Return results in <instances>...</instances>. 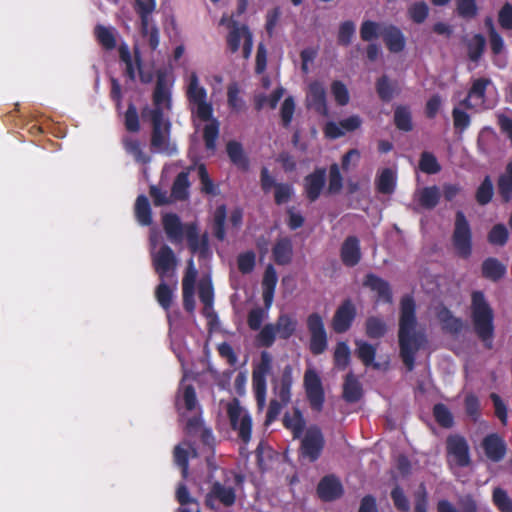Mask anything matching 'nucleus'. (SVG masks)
<instances>
[{"label":"nucleus","instance_id":"45","mask_svg":"<svg viewBox=\"0 0 512 512\" xmlns=\"http://www.w3.org/2000/svg\"><path fill=\"white\" fill-rule=\"evenodd\" d=\"M274 325L280 339H289L296 331L297 320L288 314H280Z\"/></svg>","mask_w":512,"mask_h":512},{"label":"nucleus","instance_id":"51","mask_svg":"<svg viewBox=\"0 0 512 512\" xmlns=\"http://www.w3.org/2000/svg\"><path fill=\"white\" fill-rule=\"evenodd\" d=\"M227 218V209L224 204L219 205L214 212V218H213V231L214 236L222 241L225 238L226 231H225V222Z\"/></svg>","mask_w":512,"mask_h":512},{"label":"nucleus","instance_id":"19","mask_svg":"<svg viewBox=\"0 0 512 512\" xmlns=\"http://www.w3.org/2000/svg\"><path fill=\"white\" fill-rule=\"evenodd\" d=\"M306 100L308 107L316 113L323 116L328 114L327 93L321 82L313 81L309 84Z\"/></svg>","mask_w":512,"mask_h":512},{"label":"nucleus","instance_id":"46","mask_svg":"<svg viewBox=\"0 0 512 512\" xmlns=\"http://www.w3.org/2000/svg\"><path fill=\"white\" fill-rule=\"evenodd\" d=\"M122 144L126 153L132 155L137 163L147 164L151 161L150 156L143 152L141 143L138 139L124 136L122 139Z\"/></svg>","mask_w":512,"mask_h":512},{"label":"nucleus","instance_id":"62","mask_svg":"<svg viewBox=\"0 0 512 512\" xmlns=\"http://www.w3.org/2000/svg\"><path fill=\"white\" fill-rule=\"evenodd\" d=\"M456 11L459 17L463 19H472L478 14L476 0H455Z\"/></svg>","mask_w":512,"mask_h":512},{"label":"nucleus","instance_id":"42","mask_svg":"<svg viewBox=\"0 0 512 512\" xmlns=\"http://www.w3.org/2000/svg\"><path fill=\"white\" fill-rule=\"evenodd\" d=\"M498 194L503 203H509L512 199V161L505 168V172L497 180Z\"/></svg>","mask_w":512,"mask_h":512},{"label":"nucleus","instance_id":"34","mask_svg":"<svg viewBox=\"0 0 512 512\" xmlns=\"http://www.w3.org/2000/svg\"><path fill=\"white\" fill-rule=\"evenodd\" d=\"M362 395L363 389L361 383L352 372H349L343 384V399L348 403H356L361 399Z\"/></svg>","mask_w":512,"mask_h":512},{"label":"nucleus","instance_id":"35","mask_svg":"<svg viewBox=\"0 0 512 512\" xmlns=\"http://www.w3.org/2000/svg\"><path fill=\"white\" fill-rule=\"evenodd\" d=\"M481 272L484 278L497 282L506 274V266L497 258L488 257L482 262Z\"/></svg>","mask_w":512,"mask_h":512},{"label":"nucleus","instance_id":"59","mask_svg":"<svg viewBox=\"0 0 512 512\" xmlns=\"http://www.w3.org/2000/svg\"><path fill=\"white\" fill-rule=\"evenodd\" d=\"M175 464L181 469L183 479H187L189 474V452L181 445H177L173 451Z\"/></svg>","mask_w":512,"mask_h":512},{"label":"nucleus","instance_id":"1","mask_svg":"<svg viewBox=\"0 0 512 512\" xmlns=\"http://www.w3.org/2000/svg\"><path fill=\"white\" fill-rule=\"evenodd\" d=\"M416 326L415 300L411 295H404L400 300L398 342L400 357L408 371L414 369L415 356L425 340L423 334L416 333Z\"/></svg>","mask_w":512,"mask_h":512},{"label":"nucleus","instance_id":"49","mask_svg":"<svg viewBox=\"0 0 512 512\" xmlns=\"http://www.w3.org/2000/svg\"><path fill=\"white\" fill-rule=\"evenodd\" d=\"M394 124L397 129L403 132H410L413 129L412 115L409 107L397 106L394 111Z\"/></svg>","mask_w":512,"mask_h":512},{"label":"nucleus","instance_id":"21","mask_svg":"<svg viewBox=\"0 0 512 512\" xmlns=\"http://www.w3.org/2000/svg\"><path fill=\"white\" fill-rule=\"evenodd\" d=\"M362 257L360 241L354 236H348L343 241L340 248V258L344 266L355 267L359 264Z\"/></svg>","mask_w":512,"mask_h":512},{"label":"nucleus","instance_id":"16","mask_svg":"<svg viewBox=\"0 0 512 512\" xmlns=\"http://www.w3.org/2000/svg\"><path fill=\"white\" fill-rule=\"evenodd\" d=\"M198 272L194 266L193 259L187 262L185 274L182 279V297L183 307L188 313H193L195 310V283Z\"/></svg>","mask_w":512,"mask_h":512},{"label":"nucleus","instance_id":"38","mask_svg":"<svg viewBox=\"0 0 512 512\" xmlns=\"http://www.w3.org/2000/svg\"><path fill=\"white\" fill-rule=\"evenodd\" d=\"M227 26L229 28V33L226 38L227 46L231 53H236L240 48L241 39H243V41L245 40L243 29L248 26L245 24L240 25L238 21L234 19L229 20Z\"/></svg>","mask_w":512,"mask_h":512},{"label":"nucleus","instance_id":"10","mask_svg":"<svg viewBox=\"0 0 512 512\" xmlns=\"http://www.w3.org/2000/svg\"><path fill=\"white\" fill-rule=\"evenodd\" d=\"M303 386L310 408L315 412H321L325 402V391L321 378L315 370L305 371Z\"/></svg>","mask_w":512,"mask_h":512},{"label":"nucleus","instance_id":"32","mask_svg":"<svg viewBox=\"0 0 512 512\" xmlns=\"http://www.w3.org/2000/svg\"><path fill=\"white\" fill-rule=\"evenodd\" d=\"M292 383V367L290 365H286L282 371L279 383L275 384L274 386V390L279 398V401H281L284 405H287L291 400Z\"/></svg>","mask_w":512,"mask_h":512},{"label":"nucleus","instance_id":"9","mask_svg":"<svg viewBox=\"0 0 512 512\" xmlns=\"http://www.w3.org/2000/svg\"><path fill=\"white\" fill-rule=\"evenodd\" d=\"M325 447V438L322 430L317 425L307 428L301 440L299 456L309 462H316L322 455Z\"/></svg>","mask_w":512,"mask_h":512},{"label":"nucleus","instance_id":"7","mask_svg":"<svg viewBox=\"0 0 512 512\" xmlns=\"http://www.w3.org/2000/svg\"><path fill=\"white\" fill-rule=\"evenodd\" d=\"M272 370V356L267 351L260 354V362L254 366L252 371V385L255 399L259 409H263L266 404V377Z\"/></svg>","mask_w":512,"mask_h":512},{"label":"nucleus","instance_id":"33","mask_svg":"<svg viewBox=\"0 0 512 512\" xmlns=\"http://www.w3.org/2000/svg\"><path fill=\"white\" fill-rule=\"evenodd\" d=\"M283 425L292 432L293 438H300L305 429V419L298 407L293 408L292 414L286 412L283 417Z\"/></svg>","mask_w":512,"mask_h":512},{"label":"nucleus","instance_id":"55","mask_svg":"<svg viewBox=\"0 0 512 512\" xmlns=\"http://www.w3.org/2000/svg\"><path fill=\"white\" fill-rule=\"evenodd\" d=\"M240 89L236 82L227 87V103L229 108L236 113L243 111L246 107L245 101L239 96Z\"/></svg>","mask_w":512,"mask_h":512},{"label":"nucleus","instance_id":"44","mask_svg":"<svg viewBox=\"0 0 512 512\" xmlns=\"http://www.w3.org/2000/svg\"><path fill=\"white\" fill-rule=\"evenodd\" d=\"M156 8V0H135L134 9L141 22V30L145 33L151 22V14Z\"/></svg>","mask_w":512,"mask_h":512},{"label":"nucleus","instance_id":"24","mask_svg":"<svg viewBox=\"0 0 512 512\" xmlns=\"http://www.w3.org/2000/svg\"><path fill=\"white\" fill-rule=\"evenodd\" d=\"M363 286L369 288L373 292H376L378 298L385 303L392 302L393 294L389 282L376 274H366L363 280Z\"/></svg>","mask_w":512,"mask_h":512},{"label":"nucleus","instance_id":"30","mask_svg":"<svg viewBox=\"0 0 512 512\" xmlns=\"http://www.w3.org/2000/svg\"><path fill=\"white\" fill-rule=\"evenodd\" d=\"M181 171L174 179L171 186V198L174 201H186L189 198V188L191 183L189 181V170Z\"/></svg>","mask_w":512,"mask_h":512},{"label":"nucleus","instance_id":"52","mask_svg":"<svg viewBox=\"0 0 512 512\" xmlns=\"http://www.w3.org/2000/svg\"><path fill=\"white\" fill-rule=\"evenodd\" d=\"M350 358L351 351L348 344L343 341L338 342L333 355L335 367L339 370H345L350 363Z\"/></svg>","mask_w":512,"mask_h":512},{"label":"nucleus","instance_id":"6","mask_svg":"<svg viewBox=\"0 0 512 512\" xmlns=\"http://www.w3.org/2000/svg\"><path fill=\"white\" fill-rule=\"evenodd\" d=\"M452 244L457 255L467 259L472 254V230L470 224L462 211L455 214Z\"/></svg>","mask_w":512,"mask_h":512},{"label":"nucleus","instance_id":"23","mask_svg":"<svg viewBox=\"0 0 512 512\" xmlns=\"http://www.w3.org/2000/svg\"><path fill=\"white\" fill-rule=\"evenodd\" d=\"M162 224L167 238L173 244H181L185 234V224L175 213H166L162 217Z\"/></svg>","mask_w":512,"mask_h":512},{"label":"nucleus","instance_id":"3","mask_svg":"<svg viewBox=\"0 0 512 512\" xmlns=\"http://www.w3.org/2000/svg\"><path fill=\"white\" fill-rule=\"evenodd\" d=\"M222 480H213L209 491L205 496V506L211 510L218 505L229 508L235 505L237 500L236 486L243 483V476L228 469H221Z\"/></svg>","mask_w":512,"mask_h":512},{"label":"nucleus","instance_id":"5","mask_svg":"<svg viewBox=\"0 0 512 512\" xmlns=\"http://www.w3.org/2000/svg\"><path fill=\"white\" fill-rule=\"evenodd\" d=\"M186 96L189 104L196 107L195 113L200 120H212L213 106L207 101V91L199 85V78L195 72L190 74Z\"/></svg>","mask_w":512,"mask_h":512},{"label":"nucleus","instance_id":"60","mask_svg":"<svg viewBox=\"0 0 512 512\" xmlns=\"http://www.w3.org/2000/svg\"><path fill=\"white\" fill-rule=\"evenodd\" d=\"M376 92L383 102H389L394 95V87L387 75H382L376 81Z\"/></svg>","mask_w":512,"mask_h":512},{"label":"nucleus","instance_id":"56","mask_svg":"<svg viewBox=\"0 0 512 512\" xmlns=\"http://www.w3.org/2000/svg\"><path fill=\"white\" fill-rule=\"evenodd\" d=\"M433 416L435 421L443 428H451L454 424V418L451 411L442 403L434 405Z\"/></svg>","mask_w":512,"mask_h":512},{"label":"nucleus","instance_id":"11","mask_svg":"<svg viewBox=\"0 0 512 512\" xmlns=\"http://www.w3.org/2000/svg\"><path fill=\"white\" fill-rule=\"evenodd\" d=\"M306 324L310 333V352L315 356L324 353L328 346V339L322 316L316 312L311 313L307 317Z\"/></svg>","mask_w":512,"mask_h":512},{"label":"nucleus","instance_id":"13","mask_svg":"<svg viewBox=\"0 0 512 512\" xmlns=\"http://www.w3.org/2000/svg\"><path fill=\"white\" fill-rule=\"evenodd\" d=\"M260 186L264 193H269L274 188V202L276 205L288 203L294 195V188L290 183L276 182L267 167L260 171Z\"/></svg>","mask_w":512,"mask_h":512},{"label":"nucleus","instance_id":"58","mask_svg":"<svg viewBox=\"0 0 512 512\" xmlns=\"http://www.w3.org/2000/svg\"><path fill=\"white\" fill-rule=\"evenodd\" d=\"M219 137V123L213 119L211 123L205 125L203 129V139L207 150L216 149V141Z\"/></svg>","mask_w":512,"mask_h":512},{"label":"nucleus","instance_id":"20","mask_svg":"<svg viewBox=\"0 0 512 512\" xmlns=\"http://www.w3.org/2000/svg\"><path fill=\"white\" fill-rule=\"evenodd\" d=\"M153 265L160 279H164L170 271L174 272L177 259L171 247L161 246L153 259Z\"/></svg>","mask_w":512,"mask_h":512},{"label":"nucleus","instance_id":"61","mask_svg":"<svg viewBox=\"0 0 512 512\" xmlns=\"http://www.w3.org/2000/svg\"><path fill=\"white\" fill-rule=\"evenodd\" d=\"M494 505L500 512H512V499L502 488H495L492 494Z\"/></svg>","mask_w":512,"mask_h":512},{"label":"nucleus","instance_id":"2","mask_svg":"<svg viewBox=\"0 0 512 512\" xmlns=\"http://www.w3.org/2000/svg\"><path fill=\"white\" fill-rule=\"evenodd\" d=\"M470 318L473 329L483 346L491 350L495 333L494 311L483 291L471 293Z\"/></svg>","mask_w":512,"mask_h":512},{"label":"nucleus","instance_id":"12","mask_svg":"<svg viewBox=\"0 0 512 512\" xmlns=\"http://www.w3.org/2000/svg\"><path fill=\"white\" fill-rule=\"evenodd\" d=\"M118 52L121 62L125 64L124 74L127 78H129V80L135 81L136 69L138 70L139 78L142 83L147 84L153 80V74L150 71L146 72L143 70L141 55L137 49L134 52L135 64L133 62L129 47L126 43H122L119 46Z\"/></svg>","mask_w":512,"mask_h":512},{"label":"nucleus","instance_id":"18","mask_svg":"<svg viewBox=\"0 0 512 512\" xmlns=\"http://www.w3.org/2000/svg\"><path fill=\"white\" fill-rule=\"evenodd\" d=\"M318 497L324 502H332L342 497L344 493L341 481L333 474L324 476L316 489Z\"/></svg>","mask_w":512,"mask_h":512},{"label":"nucleus","instance_id":"40","mask_svg":"<svg viewBox=\"0 0 512 512\" xmlns=\"http://www.w3.org/2000/svg\"><path fill=\"white\" fill-rule=\"evenodd\" d=\"M134 215L137 222L142 226H150L153 222L152 210L148 198L141 194L136 198Z\"/></svg>","mask_w":512,"mask_h":512},{"label":"nucleus","instance_id":"31","mask_svg":"<svg viewBox=\"0 0 512 512\" xmlns=\"http://www.w3.org/2000/svg\"><path fill=\"white\" fill-rule=\"evenodd\" d=\"M459 504L462 511L458 510L449 500H439L437 502V512H478L477 502L470 494L461 497Z\"/></svg>","mask_w":512,"mask_h":512},{"label":"nucleus","instance_id":"53","mask_svg":"<svg viewBox=\"0 0 512 512\" xmlns=\"http://www.w3.org/2000/svg\"><path fill=\"white\" fill-rule=\"evenodd\" d=\"M418 166L423 173L429 175L437 174L441 171V165L437 158L433 153L428 151L421 153Z\"/></svg>","mask_w":512,"mask_h":512},{"label":"nucleus","instance_id":"28","mask_svg":"<svg viewBox=\"0 0 512 512\" xmlns=\"http://www.w3.org/2000/svg\"><path fill=\"white\" fill-rule=\"evenodd\" d=\"M153 105L152 109H159L163 114L165 110L169 111L172 108L171 93L163 75H160L157 79L153 92Z\"/></svg>","mask_w":512,"mask_h":512},{"label":"nucleus","instance_id":"26","mask_svg":"<svg viewBox=\"0 0 512 512\" xmlns=\"http://www.w3.org/2000/svg\"><path fill=\"white\" fill-rule=\"evenodd\" d=\"M381 36L387 47L392 53H399L404 50L406 39L402 31L394 25H389L383 28Z\"/></svg>","mask_w":512,"mask_h":512},{"label":"nucleus","instance_id":"27","mask_svg":"<svg viewBox=\"0 0 512 512\" xmlns=\"http://www.w3.org/2000/svg\"><path fill=\"white\" fill-rule=\"evenodd\" d=\"M273 260L277 265L285 266L291 263L293 258V243L290 237H280L272 248Z\"/></svg>","mask_w":512,"mask_h":512},{"label":"nucleus","instance_id":"39","mask_svg":"<svg viewBox=\"0 0 512 512\" xmlns=\"http://www.w3.org/2000/svg\"><path fill=\"white\" fill-rule=\"evenodd\" d=\"M188 247L192 253L198 251H205L208 246L207 237L204 236L202 239L199 237L198 227L195 223L185 224V234Z\"/></svg>","mask_w":512,"mask_h":512},{"label":"nucleus","instance_id":"4","mask_svg":"<svg viewBox=\"0 0 512 512\" xmlns=\"http://www.w3.org/2000/svg\"><path fill=\"white\" fill-rule=\"evenodd\" d=\"M142 117H148L151 123V151L167 156L177 154V146L171 141L172 123L169 118L165 117L159 109H149L148 107L143 109Z\"/></svg>","mask_w":512,"mask_h":512},{"label":"nucleus","instance_id":"22","mask_svg":"<svg viewBox=\"0 0 512 512\" xmlns=\"http://www.w3.org/2000/svg\"><path fill=\"white\" fill-rule=\"evenodd\" d=\"M482 448L486 457L493 461H501L507 452L505 441L496 433H492L484 437L482 441Z\"/></svg>","mask_w":512,"mask_h":512},{"label":"nucleus","instance_id":"14","mask_svg":"<svg viewBox=\"0 0 512 512\" xmlns=\"http://www.w3.org/2000/svg\"><path fill=\"white\" fill-rule=\"evenodd\" d=\"M447 457L453 458L458 467H467L471 463L470 448L466 438L459 434H450L446 438Z\"/></svg>","mask_w":512,"mask_h":512},{"label":"nucleus","instance_id":"43","mask_svg":"<svg viewBox=\"0 0 512 512\" xmlns=\"http://www.w3.org/2000/svg\"><path fill=\"white\" fill-rule=\"evenodd\" d=\"M439 201L440 191L436 185L424 187L417 192V202L424 209H434Z\"/></svg>","mask_w":512,"mask_h":512},{"label":"nucleus","instance_id":"8","mask_svg":"<svg viewBox=\"0 0 512 512\" xmlns=\"http://www.w3.org/2000/svg\"><path fill=\"white\" fill-rule=\"evenodd\" d=\"M227 415L230 426L232 430L238 432L239 439L244 444L249 443L252 434V418L250 414L241 407L238 399L234 398L228 403Z\"/></svg>","mask_w":512,"mask_h":512},{"label":"nucleus","instance_id":"15","mask_svg":"<svg viewBox=\"0 0 512 512\" xmlns=\"http://www.w3.org/2000/svg\"><path fill=\"white\" fill-rule=\"evenodd\" d=\"M357 315L356 307L350 299L344 300L336 309L332 318L331 326L335 333L347 332Z\"/></svg>","mask_w":512,"mask_h":512},{"label":"nucleus","instance_id":"41","mask_svg":"<svg viewBox=\"0 0 512 512\" xmlns=\"http://www.w3.org/2000/svg\"><path fill=\"white\" fill-rule=\"evenodd\" d=\"M226 151L230 161L243 171L249 169V160L245 155L242 144L237 141H229L226 145Z\"/></svg>","mask_w":512,"mask_h":512},{"label":"nucleus","instance_id":"36","mask_svg":"<svg viewBox=\"0 0 512 512\" xmlns=\"http://www.w3.org/2000/svg\"><path fill=\"white\" fill-rule=\"evenodd\" d=\"M116 35L117 31L113 27H106L102 24H97L94 28V36L97 42L107 51H111L116 48Z\"/></svg>","mask_w":512,"mask_h":512},{"label":"nucleus","instance_id":"29","mask_svg":"<svg viewBox=\"0 0 512 512\" xmlns=\"http://www.w3.org/2000/svg\"><path fill=\"white\" fill-rule=\"evenodd\" d=\"M437 319L439 320L442 329L449 334L458 335L463 330V320L454 316L452 311L446 306H442L438 310Z\"/></svg>","mask_w":512,"mask_h":512},{"label":"nucleus","instance_id":"50","mask_svg":"<svg viewBox=\"0 0 512 512\" xmlns=\"http://www.w3.org/2000/svg\"><path fill=\"white\" fill-rule=\"evenodd\" d=\"M493 195V182L491 180V177L489 175H486L481 184L476 189L475 200L479 205L485 206L491 202Z\"/></svg>","mask_w":512,"mask_h":512},{"label":"nucleus","instance_id":"48","mask_svg":"<svg viewBox=\"0 0 512 512\" xmlns=\"http://www.w3.org/2000/svg\"><path fill=\"white\" fill-rule=\"evenodd\" d=\"M365 332L370 339H380L386 334L387 325L380 317L370 316L365 322Z\"/></svg>","mask_w":512,"mask_h":512},{"label":"nucleus","instance_id":"25","mask_svg":"<svg viewBox=\"0 0 512 512\" xmlns=\"http://www.w3.org/2000/svg\"><path fill=\"white\" fill-rule=\"evenodd\" d=\"M277 282V272L272 264H268L262 279V298L267 310L272 306Z\"/></svg>","mask_w":512,"mask_h":512},{"label":"nucleus","instance_id":"63","mask_svg":"<svg viewBox=\"0 0 512 512\" xmlns=\"http://www.w3.org/2000/svg\"><path fill=\"white\" fill-rule=\"evenodd\" d=\"M124 125L128 132L136 133L140 130L139 115L136 106L130 102L124 115Z\"/></svg>","mask_w":512,"mask_h":512},{"label":"nucleus","instance_id":"17","mask_svg":"<svg viewBox=\"0 0 512 512\" xmlns=\"http://www.w3.org/2000/svg\"><path fill=\"white\" fill-rule=\"evenodd\" d=\"M326 169L315 168L314 171L304 177V193L309 202L313 203L320 197L326 184Z\"/></svg>","mask_w":512,"mask_h":512},{"label":"nucleus","instance_id":"64","mask_svg":"<svg viewBox=\"0 0 512 512\" xmlns=\"http://www.w3.org/2000/svg\"><path fill=\"white\" fill-rule=\"evenodd\" d=\"M429 14V7L424 1H418L413 3L408 9V15L410 19L416 23H423Z\"/></svg>","mask_w":512,"mask_h":512},{"label":"nucleus","instance_id":"37","mask_svg":"<svg viewBox=\"0 0 512 512\" xmlns=\"http://www.w3.org/2000/svg\"><path fill=\"white\" fill-rule=\"evenodd\" d=\"M356 356L366 366L379 369V363L375 362L377 347L363 340H355Z\"/></svg>","mask_w":512,"mask_h":512},{"label":"nucleus","instance_id":"54","mask_svg":"<svg viewBox=\"0 0 512 512\" xmlns=\"http://www.w3.org/2000/svg\"><path fill=\"white\" fill-rule=\"evenodd\" d=\"M155 298L165 311H169L173 303V290L165 283L164 279H161L155 289Z\"/></svg>","mask_w":512,"mask_h":512},{"label":"nucleus","instance_id":"47","mask_svg":"<svg viewBox=\"0 0 512 512\" xmlns=\"http://www.w3.org/2000/svg\"><path fill=\"white\" fill-rule=\"evenodd\" d=\"M396 187V176L390 168H385L376 179L377 191L381 194H392Z\"/></svg>","mask_w":512,"mask_h":512},{"label":"nucleus","instance_id":"57","mask_svg":"<svg viewBox=\"0 0 512 512\" xmlns=\"http://www.w3.org/2000/svg\"><path fill=\"white\" fill-rule=\"evenodd\" d=\"M485 45L486 40L484 36L481 34H475L467 44L469 59L477 62L484 52Z\"/></svg>","mask_w":512,"mask_h":512}]
</instances>
